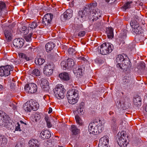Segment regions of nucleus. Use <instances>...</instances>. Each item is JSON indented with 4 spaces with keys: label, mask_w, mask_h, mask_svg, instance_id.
Listing matches in <instances>:
<instances>
[{
    "label": "nucleus",
    "mask_w": 147,
    "mask_h": 147,
    "mask_svg": "<svg viewBox=\"0 0 147 147\" xmlns=\"http://www.w3.org/2000/svg\"><path fill=\"white\" fill-rule=\"evenodd\" d=\"M91 5H86L82 10L79 11L74 20L78 24H80L85 20L86 16L89 15L91 11Z\"/></svg>",
    "instance_id": "1"
},
{
    "label": "nucleus",
    "mask_w": 147,
    "mask_h": 147,
    "mask_svg": "<svg viewBox=\"0 0 147 147\" xmlns=\"http://www.w3.org/2000/svg\"><path fill=\"white\" fill-rule=\"evenodd\" d=\"M79 93L75 89H70L67 92V96L69 103L72 104L76 103L79 99Z\"/></svg>",
    "instance_id": "2"
},
{
    "label": "nucleus",
    "mask_w": 147,
    "mask_h": 147,
    "mask_svg": "<svg viewBox=\"0 0 147 147\" xmlns=\"http://www.w3.org/2000/svg\"><path fill=\"white\" fill-rule=\"evenodd\" d=\"M124 132H121L120 134L118 133L117 135L116 139L119 145L121 147H126L128 144L127 140L128 136L125 134Z\"/></svg>",
    "instance_id": "3"
},
{
    "label": "nucleus",
    "mask_w": 147,
    "mask_h": 147,
    "mask_svg": "<svg viewBox=\"0 0 147 147\" xmlns=\"http://www.w3.org/2000/svg\"><path fill=\"white\" fill-rule=\"evenodd\" d=\"M113 49V45L112 44L105 42L100 46V52L102 55H106L111 53Z\"/></svg>",
    "instance_id": "4"
},
{
    "label": "nucleus",
    "mask_w": 147,
    "mask_h": 147,
    "mask_svg": "<svg viewBox=\"0 0 147 147\" xmlns=\"http://www.w3.org/2000/svg\"><path fill=\"white\" fill-rule=\"evenodd\" d=\"M55 97L59 99L62 98L64 97L65 89L63 88L62 84H58L53 90Z\"/></svg>",
    "instance_id": "5"
},
{
    "label": "nucleus",
    "mask_w": 147,
    "mask_h": 147,
    "mask_svg": "<svg viewBox=\"0 0 147 147\" xmlns=\"http://www.w3.org/2000/svg\"><path fill=\"white\" fill-rule=\"evenodd\" d=\"M13 70V67L12 65H7L1 66L0 67V76H8L11 74V72Z\"/></svg>",
    "instance_id": "6"
},
{
    "label": "nucleus",
    "mask_w": 147,
    "mask_h": 147,
    "mask_svg": "<svg viewBox=\"0 0 147 147\" xmlns=\"http://www.w3.org/2000/svg\"><path fill=\"white\" fill-rule=\"evenodd\" d=\"M10 118L4 112H0V125L7 127L10 124L9 122Z\"/></svg>",
    "instance_id": "7"
},
{
    "label": "nucleus",
    "mask_w": 147,
    "mask_h": 147,
    "mask_svg": "<svg viewBox=\"0 0 147 147\" xmlns=\"http://www.w3.org/2000/svg\"><path fill=\"white\" fill-rule=\"evenodd\" d=\"M55 65L52 63L46 65L43 68V73L46 76H49L53 73Z\"/></svg>",
    "instance_id": "8"
},
{
    "label": "nucleus",
    "mask_w": 147,
    "mask_h": 147,
    "mask_svg": "<svg viewBox=\"0 0 147 147\" xmlns=\"http://www.w3.org/2000/svg\"><path fill=\"white\" fill-rule=\"evenodd\" d=\"M53 16L50 13H47L45 14L42 21V23L46 26H49L51 25V22Z\"/></svg>",
    "instance_id": "9"
},
{
    "label": "nucleus",
    "mask_w": 147,
    "mask_h": 147,
    "mask_svg": "<svg viewBox=\"0 0 147 147\" xmlns=\"http://www.w3.org/2000/svg\"><path fill=\"white\" fill-rule=\"evenodd\" d=\"M37 82L38 84L40 85L44 91H47L49 90V83L46 79L40 77L38 79Z\"/></svg>",
    "instance_id": "10"
},
{
    "label": "nucleus",
    "mask_w": 147,
    "mask_h": 147,
    "mask_svg": "<svg viewBox=\"0 0 147 147\" xmlns=\"http://www.w3.org/2000/svg\"><path fill=\"white\" fill-rule=\"evenodd\" d=\"M24 89L28 93H34L36 91L37 87L34 83H30L25 86Z\"/></svg>",
    "instance_id": "11"
},
{
    "label": "nucleus",
    "mask_w": 147,
    "mask_h": 147,
    "mask_svg": "<svg viewBox=\"0 0 147 147\" xmlns=\"http://www.w3.org/2000/svg\"><path fill=\"white\" fill-rule=\"evenodd\" d=\"M92 18H91V19H92V21L94 22L95 21H96L97 26L99 27L102 24V21L98 19L99 17H100V15H98V13L96 11L94 12V13H92Z\"/></svg>",
    "instance_id": "12"
},
{
    "label": "nucleus",
    "mask_w": 147,
    "mask_h": 147,
    "mask_svg": "<svg viewBox=\"0 0 147 147\" xmlns=\"http://www.w3.org/2000/svg\"><path fill=\"white\" fill-rule=\"evenodd\" d=\"M5 39L8 41H10L12 39L13 35L12 31L10 29L5 30L4 32Z\"/></svg>",
    "instance_id": "13"
},
{
    "label": "nucleus",
    "mask_w": 147,
    "mask_h": 147,
    "mask_svg": "<svg viewBox=\"0 0 147 147\" xmlns=\"http://www.w3.org/2000/svg\"><path fill=\"white\" fill-rule=\"evenodd\" d=\"M141 19L140 18H138L136 17L134 20H131L130 22V25L132 28L133 26H140L139 25L141 23L142 24H144L143 22H141Z\"/></svg>",
    "instance_id": "14"
},
{
    "label": "nucleus",
    "mask_w": 147,
    "mask_h": 147,
    "mask_svg": "<svg viewBox=\"0 0 147 147\" xmlns=\"http://www.w3.org/2000/svg\"><path fill=\"white\" fill-rule=\"evenodd\" d=\"M24 40L20 39H14L13 42V45L16 47L20 48L22 47L24 44Z\"/></svg>",
    "instance_id": "15"
},
{
    "label": "nucleus",
    "mask_w": 147,
    "mask_h": 147,
    "mask_svg": "<svg viewBox=\"0 0 147 147\" xmlns=\"http://www.w3.org/2000/svg\"><path fill=\"white\" fill-rule=\"evenodd\" d=\"M85 70V67L83 66H79L78 67L74 68L73 71L75 74L77 75H79L80 76L82 75Z\"/></svg>",
    "instance_id": "16"
},
{
    "label": "nucleus",
    "mask_w": 147,
    "mask_h": 147,
    "mask_svg": "<svg viewBox=\"0 0 147 147\" xmlns=\"http://www.w3.org/2000/svg\"><path fill=\"white\" fill-rule=\"evenodd\" d=\"M72 16V11L70 9H68L65 11L61 16V18L62 17L65 20L69 19Z\"/></svg>",
    "instance_id": "17"
},
{
    "label": "nucleus",
    "mask_w": 147,
    "mask_h": 147,
    "mask_svg": "<svg viewBox=\"0 0 147 147\" xmlns=\"http://www.w3.org/2000/svg\"><path fill=\"white\" fill-rule=\"evenodd\" d=\"M29 147H39L40 144L38 140L34 139H30L28 143Z\"/></svg>",
    "instance_id": "18"
},
{
    "label": "nucleus",
    "mask_w": 147,
    "mask_h": 147,
    "mask_svg": "<svg viewBox=\"0 0 147 147\" xmlns=\"http://www.w3.org/2000/svg\"><path fill=\"white\" fill-rule=\"evenodd\" d=\"M55 46V44L53 42H50L47 43L45 46L46 51L48 53H50L53 49Z\"/></svg>",
    "instance_id": "19"
},
{
    "label": "nucleus",
    "mask_w": 147,
    "mask_h": 147,
    "mask_svg": "<svg viewBox=\"0 0 147 147\" xmlns=\"http://www.w3.org/2000/svg\"><path fill=\"white\" fill-rule=\"evenodd\" d=\"M124 60L123 56L121 55H117L116 57V62L117 63V67H120V68L122 69L121 64Z\"/></svg>",
    "instance_id": "20"
},
{
    "label": "nucleus",
    "mask_w": 147,
    "mask_h": 147,
    "mask_svg": "<svg viewBox=\"0 0 147 147\" xmlns=\"http://www.w3.org/2000/svg\"><path fill=\"white\" fill-rule=\"evenodd\" d=\"M28 102L30 105L31 107H32V110L36 111L38 109L39 105L36 101L32 100H30Z\"/></svg>",
    "instance_id": "21"
},
{
    "label": "nucleus",
    "mask_w": 147,
    "mask_h": 147,
    "mask_svg": "<svg viewBox=\"0 0 147 147\" xmlns=\"http://www.w3.org/2000/svg\"><path fill=\"white\" fill-rule=\"evenodd\" d=\"M40 136L43 139H48L51 136L50 132L47 130H45L42 131L40 133Z\"/></svg>",
    "instance_id": "22"
},
{
    "label": "nucleus",
    "mask_w": 147,
    "mask_h": 147,
    "mask_svg": "<svg viewBox=\"0 0 147 147\" xmlns=\"http://www.w3.org/2000/svg\"><path fill=\"white\" fill-rule=\"evenodd\" d=\"M59 77L64 81H67L70 79L69 75L67 73L64 72L59 75Z\"/></svg>",
    "instance_id": "23"
},
{
    "label": "nucleus",
    "mask_w": 147,
    "mask_h": 147,
    "mask_svg": "<svg viewBox=\"0 0 147 147\" xmlns=\"http://www.w3.org/2000/svg\"><path fill=\"white\" fill-rule=\"evenodd\" d=\"M108 138V137L107 136H104L101 138L100 139L99 141L100 142H101V144H102L101 145H102L104 146H106L108 147V144L109 141Z\"/></svg>",
    "instance_id": "24"
},
{
    "label": "nucleus",
    "mask_w": 147,
    "mask_h": 147,
    "mask_svg": "<svg viewBox=\"0 0 147 147\" xmlns=\"http://www.w3.org/2000/svg\"><path fill=\"white\" fill-rule=\"evenodd\" d=\"M106 33L107 37L108 38L111 39L113 38V30L112 28H107L106 29Z\"/></svg>",
    "instance_id": "25"
},
{
    "label": "nucleus",
    "mask_w": 147,
    "mask_h": 147,
    "mask_svg": "<svg viewBox=\"0 0 147 147\" xmlns=\"http://www.w3.org/2000/svg\"><path fill=\"white\" fill-rule=\"evenodd\" d=\"M123 81L124 84H127V85H131L133 83V81L130 77L127 76H124L123 78Z\"/></svg>",
    "instance_id": "26"
},
{
    "label": "nucleus",
    "mask_w": 147,
    "mask_h": 147,
    "mask_svg": "<svg viewBox=\"0 0 147 147\" xmlns=\"http://www.w3.org/2000/svg\"><path fill=\"white\" fill-rule=\"evenodd\" d=\"M28 73L33 76H38L40 75L39 70L37 69L33 70L30 69L28 71Z\"/></svg>",
    "instance_id": "27"
},
{
    "label": "nucleus",
    "mask_w": 147,
    "mask_h": 147,
    "mask_svg": "<svg viewBox=\"0 0 147 147\" xmlns=\"http://www.w3.org/2000/svg\"><path fill=\"white\" fill-rule=\"evenodd\" d=\"M6 12L5 4L3 2L0 1V13L5 14Z\"/></svg>",
    "instance_id": "28"
},
{
    "label": "nucleus",
    "mask_w": 147,
    "mask_h": 147,
    "mask_svg": "<svg viewBox=\"0 0 147 147\" xmlns=\"http://www.w3.org/2000/svg\"><path fill=\"white\" fill-rule=\"evenodd\" d=\"M31 108L28 101L25 103L23 107V109L27 112H30L32 110Z\"/></svg>",
    "instance_id": "29"
},
{
    "label": "nucleus",
    "mask_w": 147,
    "mask_h": 147,
    "mask_svg": "<svg viewBox=\"0 0 147 147\" xmlns=\"http://www.w3.org/2000/svg\"><path fill=\"white\" fill-rule=\"evenodd\" d=\"M132 1H127L124 4L122 7V10L125 11L128 9L130 8L133 6Z\"/></svg>",
    "instance_id": "30"
},
{
    "label": "nucleus",
    "mask_w": 147,
    "mask_h": 147,
    "mask_svg": "<svg viewBox=\"0 0 147 147\" xmlns=\"http://www.w3.org/2000/svg\"><path fill=\"white\" fill-rule=\"evenodd\" d=\"M71 130L72 134L75 135H76L80 132V130L77 128L75 125H72L71 126Z\"/></svg>",
    "instance_id": "31"
},
{
    "label": "nucleus",
    "mask_w": 147,
    "mask_h": 147,
    "mask_svg": "<svg viewBox=\"0 0 147 147\" xmlns=\"http://www.w3.org/2000/svg\"><path fill=\"white\" fill-rule=\"evenodd\" d=\"M132 31L136 34H140L142 32V29L140 26H133Z\"/></svg>",
    "instance_id": "32"
},
{
    "label": "nucleus",
    "mask_w": 147,
    "mask_h": 147,
    "mask_svg": "<svg viewBox=\"0 0 147 147\" xmlns=\"http://www.w3.org/2000/svg\"><path fill=\"white\" fill-rule=\"evenodd\" d=\"M75 65L74 60L71 59H68L67 61V68L72 67Z\"/></svg>",
    "instance_id": "33"
},
{
    "label": "nucleus",
    "mask_w": 147,
    "mask_h": 147,
    "mask_svg": "<svg viewBox=\"0 0 147 147\" xmlns=\"http://www.w3.org/2000/svg\"><path fill=\"white\" fill-rule=\"evenodd\" d=\"M123 61L121 64V65H122L123 67H129L131 66V63L129 60H125L124 59Z\"/></svg>",
    "instance_id": "34"
},
{
    "label": "nucleus",
    "mask_w": 147,
    "mask_h": 147,
    "mask_svg": "<svg viewBox=\"0 0 147 147\" xmlns=\"http://www.w3.org/2000/svg\"><path fill=\"white\" fill-rule=\"evenodd\" d=\"M24 50L28 51L27 53H30L32 51L34 52L36 49L33 48L32 47L30 46L29 45H26L23 47Z\"/></svg>",
    "instance_id": "35"
},
{
    "label": "nucleus",
    "mask_w": 147,
    "mask_h": 147,
    "mask_svg": "<svg viewBox=\"0 0 147 147\" xmlns=\"http://www.w3.org/2000/svg\"><path fill=\"white\" fill-rule=\"evenodd\" d=\"M127 31L126 30H123L120 33L119 36L122 40L125 39L127 37Z\"/></svg>",
    "instance_id": "36"
},
{
    "label": "nucleus",
    "mask_w": 147,
    "mask_h": 147,
    "mask_svg": "<svg viewBox=\"0 0 147 147\" xmlns=\"http://www.w3.org/2000/svg\"><path fill=\"white\" fill-rule=\"evenodd\" d=\"M96 123L95 122H93L91 123H90L89 125L88 126V131L89 132L90 134H92L91 132V130L92 131H94V126L95 125H96V124H95Z\"/></svg>",
    "instance_id": "37"
},
{
    "label": "nucleus",
    "mask_w": 147,
    "mask_h": 147,
    "mask_svg": "<svg viewBox=\"0 0 147 147\" xmlns=\"http://www.w3.org/2000/svg\"><path fill=\"white\" fill-rule=\"evenodd\" d=\"M116 121V119L114 117H113L111 121V127L113 129L115 130L117 127V124Z\"/></svg>",
    "instance_id": "38"
},
{
    "label": "nucleus",
    "mask_w": 147,
    "mask_h": 147,
    "mask_svg": "<svg viewBox=\"0 0 147 147\" xmlns=\"http://www.w3.org/2000/svg\"><path fill=\"white\" fill-rule=\"evenodd\" d=\"M35 63L36 64L39 65H42L45 62V60L41 58H36L35 60Z\"/></svg>",
    "instance_id": "39"
},
{
    "label": "nucleus",
    "mask_w": 147,
    "mask_h": 147,
    "mask_svg": "<svg viewBox=\"0 0 147 147\" xmlns=\"http://www.w3.org/2000/svg\"><path fill=\"white\" fill-rule=\"evenodd\" d=\"M134 102L136 105L138 107L140 106L141 104V99L140 97L136 98L134 100Z\"/></svg>",
    "instance_id": "40"
},
{
    "label": "nucleus",
    "mask_w": 147,
    "mask_h": 147,
    "mask_svg": "<svg viewBox=\"0 0 147 147\" xmlns=\"http://www.w3.org/2000/svg\"><path fill=\"white\" fill-rule=\"evenodd\" d=\"M96 126L98 129V133H101L104 128V125L102 123H98V125H96Z\"/></svg>",
    "instance_id": "41"
},
{
    "label": "nucleus",
    "mask_w": 147,
    "mask_h": 147,
    "mask_svg": "<svg viewBox=\"0 0 147 147\" xmlns=\"http://www.w3.org/2000/svg\"><path fill=\"white\" fill-rule=\"evenodd\" d=\"M145 63L143 61H142L140 63L138 67V68L140 71H142L144 69L145 67Z\"/></svg>",
    "instance_id": "42"
},
{
    "label": "nucleus",
    "mask_w": 147,
    "mask_h": 147,
    "mask_svg": "<svg viewBox=\"0 0 147 147\" xmlns=\"http://www.w3.org/2000/svg\"><path fill=\"white\" fill-rule=\"evenodd\" d=\"M7 140L6 138H3L0 140V146L1 147L5 146L7 144Z\"/></svg>",
    "instance_id": "43"
},
{
    "label": "nucleus",
    "mask_w": 147,
    "mask_h": 147,
    "mask_svg": "<svg viewBox=\"0 0 147 147\" xmlns=\"http://www.w3.org/2000/svg\"><path fill=\"white\" fill-rule=\"evenodd\" d=\"M38 26V24L36 21H34L32 22L31 24H29L28 26L30 28L32 29H34Z\"/></svg>",
    "instance_id": "44"
},
{
    "label": "nucleus",
    "mask_w": 147,
    "mask_h": 147,
    "mask_svg": "<svg viewBox=\"0 0 147 147\" xmlns=\"http://www.w3.org/2000/svg\"><path fill=\"white\" fill-rule=\"evenodd\" d=\"M75 119L76 123L77 124L80 125H81L82 124V120L80 118V117L78 116H75Z\"/></svg>",
    "instance_id": "45"
},
{
    "label": "nucleus",
    "mask_w": 147,
    "mask_h": 147,
    "mask_svg": "<svg viewBox=\"0 0 147 147\" xmlns=\"http://www.w3.org/2000/svg\"><path fill=\"white\" fill-rule=\"evenodd\" d=\"M19 57L22 59H24L26 61L29 60V58L27 57L26 55L23 53H20L18 54Z\"/></svg>",
    "instance_id": "46"
},
{
    "label": "nucleus",
    "mask_w": 147,
    "mask_h": 147,
    "mask_svg": "<svg viewBox=\"0 0 147 147\" xmlns=\"http://www.w3.org/2000/svg\"><path fill=\"white\" fill-rule=\"evenodd\" d=\"M135 45L134 43H131L128 46V49L130 50L131 51L134 52L135 51Z\"/></svg>",
    "instance_id": "47"
},
{
    "label": "nucleus",
    "mask_w": 147,
    "mask_h": 147,
    "mask_svg": "<svg viewBox=\"0 0 147 147\" xmlns=\"http://www.w3.org/2000/svg\"><path fill=\"white\" fill-rule=\"evenodd\" d=\"M61 65L63 70H65L66 69H68L67 65V62L64 61H62Z\"/></svg>",
    "instance_id": "48"
},
{
    "label": "nucleus",
    "mask_w": 147,
    "mask_h": 147,
    "mask_svg": "<svg viewBox=\"0 0 147 147\" xmlns=\"http://www.w3.org/2000/svg\"><path fill=\"white\" fill-rule=\"evenodd\" d=\"M24 144L22 140H19L17 143L16 147H23Z\"/></svg>",
    "instance_id": "49"
},
{
    "label": "nucleus",
    "mask_w": 147,
    "mask_h": 147,
    "mask_svg": "<svg viewBox=\"0 0 147 147\" xmlns=\"http://www.w3.org/2000/svg\"><path fill=\"white\" fill-rule=\"evenodd\" d=\"M32 34L30 33L29 34L25 36L24 37V39L27 42H30L31 40V37Z\"/></svg>",
    "instance_id": "50"
},
{
    "label": "nucleus",
    "mask_w": 147,
    "mask_h": 147,
    "mask_svg": "<svg viewBox=\"0 0 147 147\" xmlns=\"http://www.w3.org/2000/svg\"><path fill=\"white\" fill-rule=\"evenodd\" d=\"M76 50L74 48H71L68 50V53L70 55H72L75 54V53Z\"/></svg>",
    "instance_id": "51"
},
{
    "label": "nucleus",
    "mask_w": 147,
    "mask_h": 147,
    "mask_svg": "<svg viewBox=\"0 0 147 147\" xmlns=\"http://www.w3.org/2000/svg\"><path fill=\"white\" fill-rule=\"evenodd\" d=\"M83 108L78 107L77 109V111L80 115H83L84 112L83 111Z\"/></svg>",
    "instance_id": "52"
},
{
    "label": "nucleus",
    "mask_w": 147,
    "mask_h": 147,
    "mask_svg": "<svg viewBox=\"0 0 147 147\" xmlns=\"http://www.w3.org/2000/svg\"><path fill=\"white\" fill-rule=\"evenodd\" d=\"M94 131H91V132L92 133V134L95 135L97 134L98 133V129H97L96 127V125L94 126Z\"/></svg>",
    "instance_id": "53"
},
{
    "label": "nucleus",
    "mask_w": 147,
    "mask_h": 147,
    "mask_svg": "<svg viewBox=\"0 0 147 147\" xmlns=\"http://www.w3.org/2000/svg\"><path fill=\"white\" fill-rule=\"evenodd\" d=\"M22 30L24 31V32L25 34H27L29 30L26 26H23L22 28Z\"/></svg>",
    "instance_id": "54"
},
{
    "label": "nucleus",
    "mask_w": 147,
    "mask_h": 147,
    "mask_svg": "<svg viewBox=\"0 0 147 147\" xmlns=\"http://www.w3.org/2000/svg\"><path fill=\"white\" fill-rule=\"evenodd\" d=\"M95 61L96 63L99 64H102L104 62V61L100 58H96L95 60Z\"/></svg>",
    "instance_id": "55"
},
{
    "label": "nucleus",
    "mask_w": 147,
    "mask_h": 147,
    "mask_svg": "<svg viewBox=\"0 0 147 147\" xmlns=\"http://www.w3.org/2000/svg\"><path fill=\"white\" fill-rule=\"evenodd\" d=\"M21 125L19 123H17V126L16 127L15 131H20L22 130L20 129Z\"/></svg>",
    "instance_id": "56"
},
{
    "label": "nucleus",
    "mask_w": 147,
    "mask_h": 147,
    "mask_svg": "<svg viewBox=\"0 0 147 147\" xmlns=\"http://www.w3.org/2000/svg\"><path fill=\"white\" fill-rule=\"evenodd\" d=\"M21 125V126L22 127H23L24 128L26 127V123H24L22 121H20L19 122H18Z\"/></svg>",
    "instance_id": "57"
},
{
    "label": "nucleus",
    "mask_w": 147,
    "mask_h": 147,
    "mask_svg": "<svg viewBox=\"0 0 147 147\" xmlns=\"http://www.w3.org/2000/svg\"><path fill=\"white\" fill-rule=\"evenodd\" d=\"M86 32L84 31H82L80 32L78 34V36L81 37L84 36Z\"/></svg>",
    "instance_id": "58"
},
{
    "label": "nucleus",
    "mask_w": 147,
    "mask_h": 147,
    "mask_svg": "<svg viewBox=\"0 0 147 147\" xmlns=\"http://www.w3.org/2000/svg\"><path fill=\"white\" fill-rule=\"evenodd\" d=\"M116 106L118 108H120L121 106V103L120 101H118L117 102L116 104Z\"/></svg>",
    "instance_id": "59"
},
{
    "label": "nucleus",
    "mask_w": 147,
    "mask_h": 147,
    "mask_svg": "<svg viewBox=\"0 0 147 147\" xmlns=\"http://www.w3.org/2000/svg\"><path fill=\"white\" fill-rule=\"evenodd\" d=\"M15 87V84L14 82H11L10 84V87L11 89H13Z\"/></svg>",
    "instance_id": "60"
},
{
    "label": "nucleus",
    "mask_w": 147,
    "mask_h": 147,
    "mask_svg": "<svg viewBox=\"0 0 147 147\" xmlns=\"http://www.w3.org/2000/svg\"><path fill=\"white\" fill-rule=\"evenodd\" d=\"M84 103L83 102H82L80 103L79 107L81 108H84Z\"/></svg>",
    "instance_id": "61"
},
{
    "label": "nucleus",
    "mask_w": 147,
    "mask_h": 147,
    "mask_svg": "<svg viewBox=\"0 0 147 147\" xmlns=\"http://www.w3.org/2000/svg\"><path fill=\"white\" fill-rule=\"evenodd\" d=\"M106 2H110V3H113L116 0H105Z\"/></svg>",
    "instance_id": "62"
},
{
    "label": "nucleus",
    "mask_w": 147,
    "mask_h": 147,
    "mask_svg": "<svg viewBox=\"0 0 147 147\" xmlns=\"http://www.w3.org/2000/svg\"><path fill=\"white\" fill-rule=\"evenodd\" d=\"M79 59L82 60L84 61H87V60L84 57H79Z\"/></svg>",
    "instance_id": "63"
},
{
    "label": "nucleus",
    "mask_w": 147,
    "mask_h": 147,
    "mask_svg": "<svg viewBox=\"0 0 147 147\" xmlns=\"http://www.w3.org/2000/svg\"><path fill=\"white\" fill-rule=\"evenodd\" d=\"M47 126L49 127H50L52 126V125L50 121L47 122Z\"/></svg>",
    "instance_id": "64"
}]
</instances>
